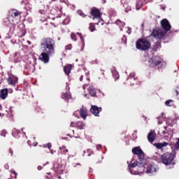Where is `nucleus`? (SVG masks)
<instances>
[{"label":"nucleus","instance_id":"46","mask_svg":"<svg viewBox=\"0 0 179 179\" xmlns=\"http://www.w3.org/2000/svg\"><path fill=\"white\" fill-rule=\"evenodd\" d=\"M176 94L178 96V94H179L178 91L176 90Z\"/></svg>","mask_w":179,"mask_h":179},{"label":"nucleus","instance_id":"25","mask_svg":"<svg viewBox=\"0 0 179 179\" xmlns=\"http://www.w3.org/2000/svg\"><path fill=\"white\" fill-rule=\"evenodd\" d=\"M78 36H79L80 40H81V43L83 44V47H85V39H83V36H82V34L78 32L77 33Z\"/></svg>","mask_w":179,"mask_h":179},{"label":"nucleus","instance_id":"9","mask_svg":"<svg viewBox=\"0 0 179 179\" xmlns=\"http://www.w3.org/2000/svg\"><path fill=\"white\" fill-rule=\"evenodd\" d=\"M156 136H157V134L155 130L153 131L151 130L148 135V142H150V143H153V142H155L156 139Z\"/></svg>","mask_w":179,"mask_h":179},{"label":"nucleus","instance_id":"23","mask_svg":"<svg viewBox=\"0 0 179 179\" xmlns=\"http://www.w3.org/2000/svg\"><path fill=\"white\" fill-rule=\"evenodd\" d=\"M116 24H117L120 27H124L125 26V22H122L121 20H117L116 21Z\"/></svg>","mask_w":179,"mask_h":179},{"label":"nucleus","instance_id":"18","mask_svg":"<svg viewBox=\"0 0 179 179\" xmlns=\"http://www.w3.org/2000/svg\"><path fill=\"white\" fill-rule=\"evenodd\" d=\"M88 92L91 96H96V90L94 89V87H93V86L89 87Z\"/></svg>","mask_w":179,"mask_h":179},{"label":"nucleus","instance_id":"32","mask_svg":"<svg viewBox=\"0 0 179 179\" xmlns=\"http://www.w3.org/2000/svg\"><path fill=\"white\" fill-rule=\"evenodd\" d=\"M78 15H80V16H82V17H86V15H85V13H83V12H82L81 10L78 11Z\"/></svg>","mask_w":179,"mask_h":179},{"label":"nucleus","instance_id":"30","mask_svg":"<svg viewBox=\"0 0 179 179\" xmlns=\"http://www.w3.org/2000/svg\"><path fill=\"white\" fill-rule=\"evenodd\" d=\"M90 31H94V30H96V28L94 27V25H93V24H90Z\"/></svg>","mask_w":179,"mask_h":179},{"label":"nucleus","instance_id":"43","mask_svg":"<svg viewBox=\"0 0 179 179\" xmlns=\"http://www.w3.org/2000/svg\"><path fill=\"white\" fill-rule=\"evenodd\" d=\"M50 153H51V155H54V150H51Z\"/></svg>","mask_w":179,"mask_h":179},{"label":"nucleus","instance_id":"49","mask_svg":"<svg viewBox=\"0 0 179 179\" xmlns=\"http://www.w3.org/2000/svg\"><path fill=\"white\" fill-rule=\"evenodd\" d=\"M66 153H68V150H65Z\"/></svg>","mask_w":179,"mask_h":179},{"label":"nucleus","instance_id":"20","mask_svg":"<svg viewBox=\"0 0 179 179\" xmlns=\"http://www.w3.org/2000/svg\"><path fill=\"white\" fill-rule=\"evenodd\" d=\"M62 99H64L66 100H69L71 99V93L66 92L62 95Z\"/></svg>","mask_w":179,"mask_h":179},{"label":"nucleus","instance_id":"26","mask_svg":"<svg viewBox=\"0 0 179 179\" xmlns=\"http://www.w3.org/2000/svg\"><path fill=\"white\" fill-rule=\"evenodd\" d=\"M77 127H78V128H79V129H83V127H85V124L82 122H78L77 123Z\"/></svg>","mask_w":179,"mask_h":179},{"label":"nucleus","instance_id":"16","mask_svg":"<svg viewBox=\"0 0 179 179\" xmlns=\"http://www.w3.org/2000/svg\"><path fill=\"white\" fill-rule=\"evenodd\" d=\"M80 117L84 120H86V117H87V110L85 108H82L80 111Z\"/></svg>","mask_w":179,"mask_h":179},{"label":"nucleus","instance_id":"41","mask_svg":"<svg viewBox=\"0 0 179 179\" xmlns=\"http://www.w3.org/2000/svg\"><path fill=\"white\" fill-rule=\"evenodd\" d=\"M41 169H43V167H41V166H38V170H41Z\"/></svg>","mask_w":179,"mask_h":179},{"label":"nucleus","instance_id":"10","mask_svg":"<svg viewBox=\"0 0 179 179\" xmlns=\"http://www.w3.org/2000/svg\"><path fill=\"white\" fill-rule=\"evenodd\" d=\"M167 126L164 127V130L162 131L163 135H167V138H169V139H171L173 138V134H171V131L170 130L167 129Z\"/></svg>","mask_w":179,"mask_h":179},{"label":"nucleus","instance_id":"55","mask_svg":"<svg viewBox=\"0 0 179 179\" xmlns=\"http://www.w3.org/2000/svg\"><path fill=\"white\" fill-rule=\"evenodd\" d=\"M99 23H100V22H99L98 23H96V24H99Z\"/></svg>","mask_w":179,"mask_h":179},{"label":"nucleus","instance_id":"52","mask_svg":"<svg viewBox=\"0 0 179 179\" xmlns=\"http://www.w3.org/2000/svg\"><path fill=\"white\" fill-rule=\"evenodd\" d=\"M81 51H83V48H81Z\"/></svg>","mask_w":179,"mask_h":179},{"label":"nucleus","instance_id":"36","mask_svg":"<svg viewBox=\"0 0 179 179\" xmlns=\"http://www.w3.org/2000/svg\"><path fill=\"white\" fill-rule=\"evenodd\" d=\"M96 149H97V150H100V149H101V145H98L96 146Z\"/></svg>","mask_w":179,"mask_h":179},{"label":"nucleus","instance_id":"28","mask_svg":"<svg viewBox=\"0 0 179 179\" xmlns=\"http://www.w3.org/2000/svg\"><path fill=\"white\" fill-rule=\"evenodd\" d=\"M71 40H73V41H76V40H77L76 34H75V33H71Z\"/></svg>","mask_w":179,"mask_h":179},{"label":"nucleus","instance_id":"47","mask_svg":"<svg viewBox=\"0 0 179 179\" xmlns=\"http://www.w3.org/2000/svg\"><path fill=\"white\" fill-rule=\"evenodd\" d=\"M39 12L41 15H43V11L40 10Z\"/></svg>","mask_w":179,"mask_h":179},{"label":"nucleus","instance_id":"19","mask_svg":"<svg viewBox=\"0 0 179 179\" xmlns=\"http://www.w3.org/2000/svg\"><path fill=\"white\" fill-rule=\"evenodd\" d=\"M71 69H72V65L71 64H69L64 67V71L66 75H69V73H71Z\"/></svg>","mask_w":179,"mask_h":179},{"label":"nucleus","instance_id":"53","mask_svg":"<svg viewBox=\"0 0 179 179\" xmlns=\"http://www.w3.org/2000/svg\"><path fill=\"white\" fill-rule=\"evenodd\" d=\"M121 31H122V28H120Z\"/></svg>","mask_w":179,"mask_h":179},{"label":"nucleus","instance_id":"56","mask_svg":"<svg viewBox=\"0 0 179 179\" xmlns=\"http://www.w3.org/2000/svg\"><path fill=\"white\" fill-rule=\"evenodd\" d=\"M88 156H90V154H88Z\"/></svg>","mask_w":179,"mask_h":179},{"label":"nucleus","instance_id":"6","mask_svg":"<svg viewBox=\"0 0 179 179\" xmlns=\"http://www.w3.org/2000/svg\"><path fill=\"white\" fill-rule=\"evenodd\" d=\"M150 42L145 38H140L136 43V47L140 51H146L150 48Z\"/></svg>","mask_w":179,"mask_h":179},{"label":"nucleus","instance_id":"22","mask_svg":"<svg viewBox=\"0 0 179 179\" xmlns=\"http://www.w3.org/2000/svg\"><path fill=\"white\" fill-rule=\"evenodd\" d=\"M143 3V2H142V0H140L137 2V3H136L137 10H139L141 9V8H142Z\"/></svg>","mask_w":179,"mask_h":179},{"label":"nucleus","instance_id":"1","mask_svg":"<svg viewBox=\"0 0 179 179\" xmlns=\"http://www.w3.org/2000/svg\"><path fill=\"white\" fill-rule=\"evenodd\" d=\"M132 153L138 156V161L132 160L129 164V171L131 174L136 175L145 171V154L141 148L135 147L132 149Z\"/></svg>","mask_w":179,"mask_h":179},{"label":"nucleus","instance_id":"54","mask_svg":"<svg viewBox=\"0 0 179 179\" xmlns=\"http://www.w3.org/2000/svg\"><path fill=\"white\" fill-rule=\"evenodd\" d=\"M75 138H79V136H77V137L76 136Z\"/></svg>","mask_w":179,"mask_h":179},{"label":"nucleus","instance_id":"15","mask_svg":"<svg viewBox=\"0 0 179 179\" xmlns=\"http://www.w3.org/2000/svg\"><path fill=\"white\" fill-rule=\"evenodd\" d=\"M169 143L164 142V143H155V146L157 148V149H162V148H166V146H168Z\"/></svg>","mask_w":179,"mask_h":179},{"label":"nucleus","instance_id":"50","mask_svg":"<svg viewBox=\"0 0 179 179\" xmlns=\"http://www.w3.org/2000/svg\"><path fill=\"white\" fill-rule=\"evenodd\" d=\"M0 117H2V113H0Z\"/></svg>","mask_w":179,"mask_h":179},{"label":"nucleus","instance_id":"5","mask_svg":"<svg viewBox=\"0 0 179 179\" xmlns=\"http://www.w3.org/2000/svg\"><path fill=\"white\" fill-rule=\"evenodd\" d=\"M175 157L176 152H166L161 157L162 162L163 163V164H165V166H171L173 164H176V163H174Z\"/></svg>","mask_w":179,"mask_h":179},{"label":"nucleus","instance_id":"3","mask_svg":"<svg viewBox=\"0 0 179 179\" xmlns=\"http://www.w3.org/2000/svg\"><path fill=\"white\" fill-rule=\"evenodd\" d=\"M161 28L158 29H154L151 34V37H154L156 40H163L167 31L171 29V25L167 19H164L161 21Z\"/></svg>","mask_w":179,"mask_h":179},{"label":"nucleus","instance_id":"33","mask_svg":"<svg viewBox=\"0 0 179 179\" xmlns=\"http://www.w3.org/2000/svg\"><path fill=\"white\" fill-rule=\"evenodd\" d=\"M66 50H72V45H69L66 46Z\"/></svg>","mask_w":179,"mask_h":179},{"label":"nucleus","instance_id":"57","mask_svg":"<svg viewBox=\"0 0 179 179\" xmlns=\"http://www.w3.org/2000/svg\"><path fill=\"white\" fill-rule=\"evenodd\" d=\"M35 146H37V143L36 144V145Z\"/></svg>","mask_w":179,"mask_h":179},{"label":"nucleus","instance_id":"27","mask_svg":"<svg viewBox=\"0 0 179 179\" xmlns=\"http://www.w3.org/2000/svg\"><path fill=\"white\" fill-rule=\"evenodd\" d=\"M113 76H115V80H117V79H118V78H120V75L118 74V71H113Z\"/></svg>","mask_w":179,"mask_h":179},{"label":"nucleus","instance_id":"11","mask_svg":"<svg viewBox=\"0 0 179 179\" xmlns=\"http://www.w3.org/2000/svg\"><path fill=\"white\" fill-rule=\"evenodd\" d=\"M0 97L2 100H5L8 97V88H5L1 90Z\"/></svg>","mask_w":179,"mask_h":179},{"label":"nucleus","instance_id":"44","mask_svg":"<svg viewBox=\"0 0 179 179\" xmlns=\"http://www.w3.org/2000/svg\"><path fill=\"white\" fill-rule=\"evenodd\" d=\"M10 152L11 156H13V152H12V150H10Z\"/></svg>","mask_w":179,"mask_h":179},{"label":"nucleus","instance_id":"58","mask_svg":"<svg viewBox=\"0 0 179 179\" xmlns=\"http://www.w3.org/2000/svg\"><path fill=\"white\" fill-rule=\"evenodd\" d=\"M142 26H143V24H142Z\"/></svg>","mask_w":179,"mask_h":179},{"label":"nucleus","instance_id":"4","mask_svg":"<svg viewBox=\"0 0 179 179\" xmlns=\"http://www.w3.org/2000/svg\"><path fill=\"white\" fill-rule=\"evenodd\" d=\"M148 65L151 68H155L156 69H160L166 66V62H162V59L159 56H152L148 60Z\"/></svg>","mask_w":179,"mask_h":179},{"label":"nucleus","instance_id":"17","mask_svg":"<svg viewBox=\"0 0 179 179\" xmlns=\"http://www.w3.org/2000/svg\"><path fill=\"white\" fill-rule=\"evenodd\" d=\"M129 77H130L129 79L131 80V82H130L131 85H135L136 83H135V80H136L135 78V72L131 73L129 75Z\"/></svg>","mask_w":179,"mask_h":179},{"label":"nucleus","instance_id":"7","mask_svg":"<svg viewBox=\"0 0 179 179\" xmlns=\"http://www.w3.org/2000/svg\"><path fill=\"white\" fill-rule=\"evenodd\" d=\"M144 171L145 169V173L147 174H153L154 173H156V168L155 167V166L152 165V164H146V160H145L144 162Z\"/></svg>","mask_w":179,"mask_h":179},{"label":"nucleus","instance_id":"35","mask_svg":"<svg viewBox=\"0 0 179 179\" xmlns=\"http://www.w3.org/2000/svg\"><path fill=\"white\" fill-rule=\"evenodd\" d=\"M13 15H14V17H17L19 13L17 11H15Z\"/></svg>","mask_w":179,"mask_h":179},{"label":"nucleus","instance_id":"42","mask_svg":"<svg viewBox=\"0 0 179 179\" xmlns=\"http://www.w3.org/2000/svg\"><path fill=\"white\" fill-rule=\"evenodd\" d=\"M83 79V76H81V77L80 78V82H82V80Z\"/></svg>","mask_w":179,"mask_h":179},{"label":"nucleus","instance_id":"34","mask_svg":"<svg viewBox=\"0 0 179 179\" xmlns=\"http://www.w3.org/2000/svg\"><path fill=\"white\" fill-rule=\"evenodd\" d=\"M6 134V131L3 130L1 133V136H5V134Z\"/></svg>","mask_w":179,"mask_h":179},{"label":"nucleus","instance_id":"51","mask_svg":"<svg viewBox=\"0 0 179 179\" xmlns=\"http://www.w3.org/2000/svg\"><path fill=\"white\" fill-rule=\"evenodd\" d=\"M77 166H80V164H77Z\"/></svg>","mask_w":179,"mask_h":179},{"label":"nucleus","instance_id":"24","mask_svg":"<svg viewBox=\"0 0 179 179\" xmlns=\"http://www.w3.org/2000/svg\"><path fill=\"white\" fill-rule=\"evenodd\" d=\"M123 6H124V9H125V12L128 13V12H129V10H131V7H129V6H128V3H124L123 4Z\"/></svg>","mask_w":179,"mask_h":179},{"label":"nucleus","instance_id":"39","mask_svg":"<svg viewBox=\"0 0 179 179\" xmlns=\"http://www.w3.org/2000/svg\"><path fill=\"white\" fill-rule=\"evenodd\" d=\"M70 127H75V123H73V122H71V124H70Z\"/></svg>","mask_w":179,"mask_h":179},{"label":"nucleus","instance_id":"8","mask_svg":"<svg viewBox=\"0 0 179 179\" xmlns=\"http://www.w3.org/2000/svg\"><path fill=\"white\" fill-rule=\"evenodd\" d=\"M91 15L93 17V20H94V19H98V20H100V19H101V13H100V10L97 8H93L91 10Z\"/></svg>","mask_w":179,"mask_h":179},{"label":"nucleus","instance_id":"29","mask_svg":"<svg viewBox=\"0 0 179 179\" xmlns=\"http://www.w3.org/2000/svg\"><path fill=\"white\" fill-rule=\"evenodd\" d=\"M52 147V145L51 144V143H48L46 145H43V148H48V149H51Z\"/></svg>","mask_w":179,"mask_h":179},{"label":"nucleus","instance_id":"2","mask_svg":"<svg viewBox=\"0 0 179 179\" xmlns=\"http://www.w3.org/2000/svg\"><path fill=\"white\" fill-rule=\"evenodd\" d=\"M54 45H55V41L51 38H45L41 40V47L43 52L41 54L39 59L44 64H48L50 62V57L55 55Z\"/></svg>","mask_w":179,"mask_h":179},{"label":"nucleus","instance_id":"38","mask_svg":"<svg viewBox=\"0 0 179 179\" xmlns=\"http://www.w3.org/2000/svg\"><path fill=\"white\" fill-rule=\"evenodd\" d=\"M127 33L128 34H131V28L128 27Z\"/></svg>","mask_w":179,"mask_h":179},{"label":"nucleus","instance_id":"13","mask_svg":"<svg viewBox=\"0 0 179 179\" xmlns=\"http://www.w3.org/2000/svg\"><path fill=\"white\" fill-rule=\"evenodd\" d=\"M8 23L7 24V26H9L10 29V27H15V24L13 23V17H9L8 18H6L5 20V23Z\"/></svg>","mask_w":179,"mask_h":179},{"label":"nucleus","instance_id":"37","mask_svg":"<svg viewBox=\"0 0 179 179\" xmlns=\"http://www.w3.org/2000/svg\"><path fill=\"white\" fill-rule=\"evenodd\" d=\"M160 118H162V117H157V120H159L158 124H163V122L160 121Z\"/></svg>","mask_w":179,"mask_h":179},{"label":"nucleus","instance_id":"12","mask_svg":"<svg viewBox=\"0 0 179 179\" xmlns=\"http://www.w3.org/2000/svg\"><path fill=\"white\" fill-rule=\"evenodd\" d=\"M92 114H94L96 117H99V108L96 106H92L90 109Z\"/></svg>","mask_w":179,"mask_h":179},{"label":"nucleus","instance_id":"40","mask_svg":"<svg viewBox=\"0 0 179 179\" xmlns=\"http://www.w3.org/2000/svg\"><path fill=\"white\" fill-rule=\"evenodd\" d=\"M13 132H17V134H19L20 131L18 130H17L16 129H14Z\"/></svg>","mask_w":179,"mask_h":179},{"label":"nucleus","instance_id":"14","mask_svg":"<svg viewBox=\"0 0 179 179\" xmlns=\"http://www.w3.org/2000/svg\"><path fill=\"white\" fill-rule=\"evenodd\" d=\"M7 82H8V85H11L12 86H16V83H17V78H8L7 79Z\"/></svg>","mask_w":179,"mask_h":179},{"label":"nucleus","instance_id":"31","mask_svg":"<svg viewBox=\"0 0 179 179\" xmlns=\"http://www.w3.org/2000/svg\"><path fill=\"white\" fill-rule=\"evenodd\" d=\"M175 150H179V138H178V141L175 145Z\"/></svg>","mask_w":179,"mask_h":179},{"label":"nucleus","instance_id":"45","mask_svg":"<svg viewBox=\"0 0 179 179\" xmlns=\"http://www.w3.org/2000/svg\"><path fill=\"white\" fill-rule=\"evenodd\" d=\"M86 87H87V85H83V89H84V90H85V89H86Z\"/></svg>","mask_w":179,"mask_h":179},{"label":"nucleus","instance_id":"48","mask_svg":"<svg viewBox=\"0 0 179 179\" xmlns=\"http://www.w3.org/2000/svg\"><path fill=\"white\" fill-rule=\"evenodd\" d=\"M0 110H2V106L0 105Z\"/></svg>","mask_w":179,"mask_h":179},{"label":"nucleus","instance_id":"21","mask_svg":"<svg viewBox=\"0 0 179 179\" xmlns=\"http://www.w3.org/2000/svg\"><path fill=\"white\" fill-rule=\"evenodd\" d=\"M165 105L167 107H173V106H174V101L173 100H171V99H169L168 101H166Z\"/></svg>","mask_w":179,"mask_h":179}]
</instances>
